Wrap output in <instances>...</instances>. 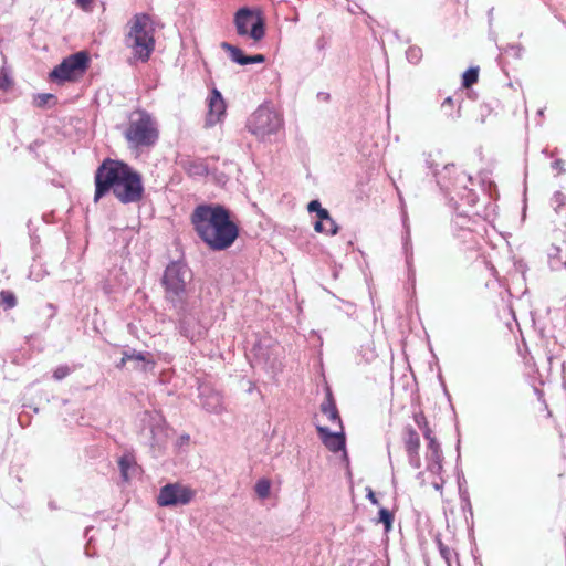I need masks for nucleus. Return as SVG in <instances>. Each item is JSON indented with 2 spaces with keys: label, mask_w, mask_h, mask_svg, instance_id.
<instances>
[{
  "label": "nucleus",
  "mask_w": 566,
  "mask_h": 566,
  "mask_svg": "<svg viewBox=\"0 0 566 566\" xmlns=\"http://www.w3.org/2000/svg\"><path fill=\"white\" fill-rule=\"evenodd\" d=\"M111 190L122 203L139 202L144 195L140 174L123 161L104 160L95 172L94 201Z\"/></svg>",
  "instance_id": "f257e3e1"
},
{
  "label": "nucleus",
  "mask_w": 566,
  "mask_h": 566,
  "mask_svg": "<svg viewBox=\"0 0 566 566\" xmlns=\"http://www.w3.org/2000/svg\"><path fill=\"white\" fill-rule=\"evenodd\" d=\"M198 237L212 250H226L239 235L237 224L221 205H199L191 214Z\"/></svg>",
  "instance_id": "f03ea898"
},
{
  "label": "nucleus",
  "mask_w": 566,
  "mask_h": 566,
  "mask_svg": "<svg viewBox=\"0 0 566 566\" xmlns=\"http://www.w3.org/2000/svg\"><path fill=\"white\" fill-rule=\"evenodd\" d=\"M124 43L132 50L135 60L147 62L150 59L155 50V36L148 14L137 13L128 21Z\"/></svg>",
  "instance_id": "7ed1b4c3"
},
{
  "label": "nucleus",
  "mask_w": 566,
  "mask_h": 566,
  "mask_svg": "<svg viewBox=\"0 0 566 566\" xmlns=\"http://www.w3.org/2000/svg\"><path fill=\"white\" fill-rule=\"evenodd\" d=\"M437 184L450 198V201H462L469 207L476 202V193L469 186L473 184L472 177L460 170L455 165L448 164L442 170L436 172Z\"/></svg>",
  "instance_id": "20e7f679"
},
{
  "label": "nucleus",
  "mask_w": 566,
  "mask_h": 566,
  "mask_svg": "<svg viewBox=\"0 0 566 566\" xmlns=\"http://www.w3.org/2000/svg\"><path fill=\"white\" fill-rule=\"evenodd\" d=\"M191 280L190 269L181 262H171L164 272L165 298L177 312L185 311L188 305V284Z\"/></svg>",
  "instance_id": "39448f33"
},
{
  "label": "nucleus",
  "mask_w": 566,
  "mask_h": 566,
  "mask_svg": "<svg viewBox=\"0 0 566 566\" xmlns=\"http://www.w3.org/2000/svg\"><path fill=\"white\" fill-rule=\"evenodd\" d=\"M124 137L132 149L150 148L159 137L157 122L146 111H134L128 117Z\"/></svg>",
  "instance_id": "423d86ee"
},
{
  "label": "nucleus",
  "mask_w": 566,
  "mask_h": 566,
  "mask_svg": "<svg viewBox=\"0 0 566 566\" xmlns=\"http://www.w3.org/2000/svg\"><path fill=\"white\" fill-rule=\"evenodd\" d=\"M90 65V56L85 51L73 53L50 72V80L55 83L75 81L82 76Z\"/></svg>",
  "instance_id": "0eeeda50"
},
{
  "label": "nucleus",
  "mask_w": 566,
  "mask_h": 566,
  "mask_svg": "<svg viewBox=\"0 0 566 566\" xmlns=\"http://www.w3.org/2000/svg\"><path fill=\"white\" fill-rule=\"evenodd\" d=\"M248 129L260 138L275 134L282 126V118L273 108L261 105L248 119Z\"/></svg>",
  "instance_id": "6e6552de"
},
{
  "label": "nucleus",
  "mask_w": 566,
  "mask_h": 566,
  "mask_svg": "<svg viewBox=\"0 0 566 566\" xmlns=\"http://www.w3.org/2000/svg\"><path fill=\"white\" fill-rule=\"evenodd\" d=\"M413 418L428 442L426 450V469L431 474H440L443 471V453L440 443L436 439L432 430L428 427L427 419L422 412L416 413Z\"/></svg>",
  "instance_id": "1a4fd4ad"
},
{
  "label": "nucleus",
  "mask_w": 566,
  "mask_h": 566,
  "mask_svg": "<svg viewBox=\"0 0 566 566\" xmlns=\"http://www.w3.org/2000/svg\"><path fill=\"white\" fill-rule=\"evenodd\" d=\"M234 25L240 36H249L259 42L265 35V22L260 12L241 8L234 14Z\"/></svg>",
  "instance_id": "9d476101"
},
{
  "label": "nucleus",
  "mask_w": 566,
  "mask_h": 566,
  "mask_svg": "<svg viewBox=\"0 0 566 566\" xmlns=\"http://www.w3.org/2000/svg\"><path fill=\"white\" fill-rule=\"evenodd\" d=\"M195 495V492L179 483H168L164 485L157 496L159 506H177L188 504Z\"/></svg>",
  "instance_id": "9b49d317"
},
{
  "label": "nucleus",
  "mask_w": 566,
  "mask_h": 566,
  "mask_svg": "<svg viewBox=\"0 0 566 566\" xmlns=\"http://www.w3.org/2000/svg\"><path fill=\"white\" fill-rule=\"evenodd\" d=\"M177 313L179 315V329L185 337L193 343L205 335L206 327L199 322L196 314L188 311V305H186L185 311Z\"/></svg>",
  "instance_id": "f8f14e48"
},
{
  "label": "nucleus",
  "mask_w": 566,
  "mask_h": 566,
  "mask_svg": "<svg viewBox=\"0 0 566 566\" xmlns=\"http://www.w3.org/2000/svg\"><path fill=\"white\" fill-rule=\"evenodd\" d=\"M199 399L207 412L220 415L226 411L222 395L209 385L199 386Z\"/></svg>",
  "instance_id": "ddd939ff"
},
{
  "label": "nucleus",
  "mask_w": 566,
  "mask_h": 566,
  "mask_svg": "<svg viewBox=\"0 0 566 566\" xmlns=\"http://www.w3.org/2000/svg\"><path fill=\"white\" fill-rule=\"evenodd\" d=\"M402 441L407 453L408 462L413 469H420L421 458L419 454L420 450V437L418 432L410 426L403 429Z\"/></svg>",
  "instance_id": "4468645a"
},
{
  "label": "nucleus",
  "mask_w": 566,
  "mask_h": 566,
  "mask_svg": "<svg viewBox=\"0 0 566 566\" xmlns=\"http://www.w3.org/2000/svg\"><path fill=\"white\" fill-rule=\"evenodd\" d=\"M208 103V114L206 117V126L212 127L216 124L222 122L226 116V102L221 95V93L213 88L207 99Z\"/></svg>",
  "instance_id": "2eb2a0df"
},
{
  "label": "nucleus",
  "mask_w": 566,
  "mask_h": 566,
  "mask_svg": "<svg viewBox=\"0 0 566 566\" xmlns=\"http://www.w3.org/2000/svg\"><path fill=\"white\" fill-rule=\"evenodd\" d=\"M475 223L467 212H458L452 219V224L455 230V235L464 243L473 240V224Z\"/></svg>",
  "instance_id": "dca6fc26"
},
{
  "label": "nucleus",
  "mask_w": 566,
  "mask_h": 566,
  "mask_svg": "<svg viewBox=\"0 0 566 566\" xmlns=\"http://www.w3.org/2000/svg\"><path fill=\"white\" fill-rule=\"evenodd\" d=\"M316 430L324 446L332 452L345 449V434L343 429L339 432H332L328 428L316 426Z\"/></svg>",
  "instance_id": "f3484780"
},
{
  "label": "nucleus",
  "mask_w": 566,
  "mask_h": 566,
  "mask_svg": "<svg viewBox=\"0 0 566 566\" xmlns=\"http://www.w3.org/2000/svg\"><path fill=\"white\" fill-rule=\"evenodd\" d=\"M151 355L149 353H140L135 349L126 350L123 353V358L120 363L117 365L118 368H122L128 361L143 363L142 370L147 371L154 368L155 363L149 359Z\"/></svg>",
  "instance_id": "a211bd4d"
},
{
  "label": "nucleus",
  "mask_w": 566,
  "mask_h": 566,
  "mask_svg": "<svg viewBox=\"0 0 566 566\" xmlns=\"http://www.w3.org/2000/svg\"><path fill=\"white\" fill-rule=\"evenodd\" d=\"M321 411L324 413L327 419L332 422H337L339 429H343L342 420L336 408L335 400L333 398L332 391L329 388L326 389L325 400L321 405Z\"/></svg>",
  "instance_id": "6ab92c4d"
},
{
  "label": "nucleus",
  "mask_w": 566,
  "mask_h": 566,
  "mask_svg": "<svg viewBox=\"0 0 566 566\" xmlns=\"http://www.w3.org/2000/svg\"><path fill=\"white\" fill-rule=\"evenodd\" d=\"M395 188H396V190L398 192V197H399V201H400V206H401L403 227L406 229V234L403 237V249H405V252H406L407 264L410 268L411 259H412V245H411V241H410L409 226L407 224L406 203H405L403 197H402L399 188L396 185H395Z\"/></svg>",
  "instance_id": "aec40b11"
},
{
  "label": "nucleus",
  "mask_w": 566,
  "mask_h": 566,
  "mask_svg": "<svg viewBox=\"0 0 566 566\" xmlns=\"http://www.w3.org/2000/svg\"><path fill=\"white\" fill-rule=\"evenodd\" d=\"M317 221L314 223V229L316 232H323V222H326L328 224V232L329 235H335L338 232V226L334 221V219L331 217L329 212L325 208H321L317 212Z\"/></svg>",
  "instance_id": "412c9836"
},
{
  "label": "nucleus",
  "mask_w": 566,
  "mask_h": 566,
  "mask_svg": "<svg viewBox=\"0 0 566 566\" xmlns=\"http://www.w3.org/2000/svg\"><path fill=\"white\" fill-rule=\"evenodd\" d=\"M122 480L128 482L132 475L137 471V464L132 454H124L118 460Z\"/></svg>",
  "instance_id": "4be33fe9"
},
{
  "label": "nucleus",
  "mask_w": 566,
  "mask_h": 566,
  "mask_svg": "<svg viewBox=\"0 0 566 566\" xmlns=\"http://www.w3.org/2000/svg\"><path fill=\"white\" fill-rule=\"evenodd\" d=\"M548 255V264L552 270L558 271L563 268H566V253L563 254L560 248L552 245L547 252Z\"/></svg>",
  "instance_id": "5701e85b"
},
{
  "label": "nucleus",
  "mask_w": 566,
  "mask_h": 566,
  "mask_svg": "<svg viewBox=\"0 0 566 566\" xmlns=\"http://www.w3.org/2000/svg\"><path fill=\"white\" fill-rule=\"evenodd\" d=\"M221 48L229 53V56L231 61L240 64V65H247L248 64V55L243 53L241 49L238 46H234L228 42H222Z\"/></svg>",
  "instance_id": "b1692460"
},
{
  "label": "nucleus",
  "mask_w": 566,
  "mask_h": 566,
  "mask_svg": "<svg viewBox=\"0 0 566 566\" xmlns=\"http://www.w3.org/2000/svg\"><path fill=\"white\" fill-rule=\"evenodd\" d=\"M454 108V101L451 96H448L441 104V109L442 112L444 113V115L452 119V120H455L460 117V105L458 106L457 111L453 109Z\"/></svg>",
  "instance_id": "393cba45"
},
{
  "label": "nucleus",
  "mask_w": 566,
  "mask_h": 566,
  "mask_svg": "<svg viewBox=\"0 0 566 566\" xmlns=\"http://www.w3.org/2000/svg\"><path fill=\"white\" fill-rule=\"evenodd\" d=\"M254 491L259 497L266 499L270 495L271 482L268 479H260L254 486Z\"/></svg>",
  "instance_id": "a878e982"
},
{
  "label": "nucleus",
  "mask_w": 566,
  "mask_h": 566,
  "mask_svg": "<svg viewBox=\"0 0 566 566\" xmlns=\"http://www.w3.org/2000/svg\"><path fill=\"white\" fill-rule=\"evenodd\" d=\"M478 81V69L470 67L462 75V84L464 87H470Z\"/></svg>",
  "instance_id": "bb28decb"
},
{
  "label": "nucleus",
  "mask_w": 566,
  "mask_h": 566,
  "mask_svg": "<svg viewBox=\"0 0 566 566\" xmlns=\"http://www.w3.org/2000/svg\"><path fill=\"white\" fill-rule=\"evenodd\" d=\"M552 206L557 213L566 209V196L559 191L555 192L552 197Z\"/></svg>",
  "instance_id": "cd10ccee"
},
{
  "label": "nucleus",
  "mask_w": 566,
  "mask_h": 566,
  "mask_svg": "<svg viewBox=\"0 0 566 566\" xmlns=\"http://www.w3.org/2000/svg\"><path fill=\"white\" fill-rule=\"evenodd\" d=\"M407 60L412 64H418L422 59V50L419 46H410L406 51Z\"/></svg>",
  "instance_id": "c85d7f7f"
},
{
  "label": "nucleus",
  "mask_w": 566,
  "mask_h": 566,
  "mask_svg": "<svg viewBox=\"0 0 566 566\" xmlns=\"http://www.w3.org/2000/svg\"><path fill=\"white\" fill-rule=\"evenodd\" d=\"M0 300L6 305L7 308H12L17 305V298L14 294L9 291H1Z\"/></svg>",
  "instance_id": "c756f323"
},
{
  "label": "nucleus",
  "mask_w": 566,
  "mask_h": 566,
  "mask_svg": "<svg viewBox=\"0 0 566 566\" xmlns=\"http://www.w3.org/2000/svg\"><path fill=\"white\" fill-rule=\"evenodd\" d=\"M394 516L387 509H380L379 510V522L385 525L386 531H389L391 528Z\"/></svg>",
  "instance_id": "7c9ffc66"
},
{
  "label": "nucleus",
  "mask_w": 566,
  "mask_h": 566,
  "mask_svg": "<svg viewBox=\"0 0 566 566\" xmlns=\"http://www.w3.org/2000/svg\"><path fill=\"white\" fill-rule=\"evenodd\" d=\"M54 95L52 94H48V93H44V94H38L35 97H34V104L38 106V107H43L45 105L49 104L50 101L54 99Z\"/></svg>",
  "instance_id": "2f4dec72"
},
{
  "label": "nucleus",
  "mask_w": 566,
  "mask_h": 566,
  "mask_svg": "<svg viewBox=\"0 0 566 566\" xmlns=\"http://www.w3.org/2000/svg\"><path fill=\"white\" fill-rule=\"evenodd\" d=\"M71 373V369L69 366L66 365H62V366H59L54 369L53 371V377L55 380H62L64 379L66 376H69Z\"/></svg>",
  "instance_id": "473e14b6"
},
{
  "label": "nucleus",
  "mask_w": 566,
  "mask_h": 566,
  "mask_svg": "<svg viewBox=\"0 0 566 566\" xmlns=\"http://www.w3.org/2000/svg\"><path fill=\"white\" fill-rule=\"evenodd\" d=\"M439 549H440V554L441 556L443 557V559L450 564L453 555H454V552L453 549L449 548L448 546L443 545L441 542H439Z\"/></svg>",
  "instance_id": "72a5a7b5"
},
{
  "label": "nucleus",
  "mask_w": 566,
  "mask_h": 566,
  "mask_svg": "<svg viewBox=\"0 0 566 566\" xmlns=\"http://www.w3.org/2000/svg\"><path fill=\"white\" fill-rule=\"evenodd\" d=\"M10 86H11V78H10L9 74L4 70H1V72H0V90L7 91Z\"/></svg>",
  "instance_id": "f704fd0d"
},
{
  "label": "nucleus",
  "mask_w": 566,
  "mask_h": 566,
  "mask_svg": "<svg viewBox=\"0 0 566 566\" xmlns=\"http://www.w3.org/2000/svg\"><path fill=\"white\" fill-rule=\"evenodd\" d=\"M191 175L203 176L207 174V167L202 164H192L189 168Z\"/></svg>",
  "instance_id": "c9c22d12"
},
{
  "label": "nucleus",
  "mask_w": 566,
  "mask_h": 566,
  "mask_svg": "<svg viewBox=\"0 0 566 566\" xmlns=\"http://www.w3.org/2000/svg\"><path fill=\"white\" fill-rule=\"evenodd\" d=\"M328 46V40L324 35H321L315 41V48L317 51L323 52Z\"/></svg>",
  "instance_id": "e433bc0d"
},
{
  "label": "nucleus",
  "mask_w": 566,
  "mask_h": 566,
  "mask_svg": "<svg viewBox=\"0 0 566 566\" xmlns=\"http://www.w3.org/2000/svg\"><path fill=\"white\" fill-rule=\"evenodd\" d=\"M93 0H76V4L85 11L92 10Z\"/></svg>",
  "instance_id": "4c0bfd02"
},
{
  "label": "nucleus",
  "mask_w": 566,
  "mask_h": 566,
  "mask_svg": "<svg viewBox=\"0 0 566 566\" xmlns=\"http://www.w3.org/2000/svg\"><path fill=\"white\" fill-rule=\"evenodd\" d=\"M265 61V56L262 54H255V55H248V64L251 63H263Z\"/></svg>",
  "instance_id": "58836bf2"
},
{
  "label": "nucleus",
  "mask_w": 566,
  "mask_h": 566,
  "mask_svg": "<svg viewBox=\"0 0 566 566\" xmlns=\"http://www.w3.org/2000/svg\"><path fill=\"white\" fill-rule=\"evenodd\" d=\"M436 476L439 478V480H436L432 482V486L434 488V490L441 492L442 491V488H443V484H444V480L443 478L441 476V473L440 474H434Z\"/></svg>",
  "instance_id": "ea45409f"
},
{
  "label": "nucleus",
  "mask_w": 566,
  "mask_h": 566,
  "mask_svg": "<svg viewBox=\"0 0 566 566\" xmlns=\"http://www.w3.org/2000/svg\"><path fill=\"white\" fill-rule=\"evenodd\" d=\"M321 208H322V206L318 200H312L307 206V210L310 212H317Z\"/></svg>",
  "instance_id": "a19ab883"
},
{
  "label": "nucleus",
  "mask_w": 566,
  "mask_h": 566,
  "mask_svg": "<svg viewBox=\"0 0 566 566\" xmlns=\"http://www.w3.org/2000/svg\"><path fill=\"white\" fill-rule=\"evenodd\" d=\"M367 497L373 504H378V500L371 489L368 490Z\"/></svg>",
  "instance_id": "79ce46f5"
},
{
  "label": "nucleus",
  "mask_w": 566,
  "mask_h": 566,
  "mask_svg": "<svg viewBox=\"0 0 566 566\" xmlns=\"http://www.w3.org/2000/svg\"><path fill=\"white\" fill-rule=\"evenodd\" d=\"M553 168L562 170L563 169V161L560 159L555 160L553 163Z\"/></svg>",
  "instance_id": "37998d69"
},
{
  "label": "nucleus",
  "mask_w": 566,
  "mask_h": 566,
  "mask_svg": "<svg viewBox=\"0 0 566 566\" xmlns=\"http://www.w3.org/2000/svg\"><path fill=\"white\" fill-rule=\"evenodd\" d=\"M323 228H324V230H323V232H322V233H326V234H328V235H329V232H328V230H327V229H328V224H327L326 222H323Z\"/></svg>",
  "instance_id": "c03bdc74"
},
{
  "label": "nucleus",
  "mask_w": 566,
  "mask_h": 566,
  "mask_svg": "<svg viewBox=\"0 0 566 566\" xmlns=\"http://www.w3.org/2000/svg\"><path fill=\"white\" fill-rule=\"evenodd\" d=\"M488 15H489V21L491 22V20L493 18V8L489 10Z\"/></svg>",
  "instance_id": "a18cd8bd"
},
{
  "label": "nucleus",
  "mask_w": 566,
  "mask_h": 566,
  "mask_svg": "<svg viewBox=\"0 0 566 566\" xmlns=\"http://www.w3.org/2000/svg\"><path fill=\"white\" fill-rule=\"evenodd\" d=\"M318 96H323L324 99H328L329 95L326 93H319Z\"/></svg>",
  "instance_id": "49530a36"
},
{
  "label": "nucleus",
  "mask_w": 566,
  "mask_h": 566,
  "mask_svg": "<svg viewBox=\"0 0 566 566\" xmlns=\"http://www.w3.org/2000/svg\"><path fill=\"white\" fill-rule=\"evenodd\" d=\"M423 474H424L423 472H419V473L417 474V479L422 480V479H423Z\"/></svg>",
  "instance_id": "de8ad7c7"
},
{
  "label": "nucleus",
  "mask_w": 566,
  "mask_h": 566,
  "mask_svg": "<svg viewBox=\"0 0 566 566\" xmlns=\"http://www.w3.org/2000/svg\"><path fill=\"white\" fill-rule=\"evenodd\" d=\"M543 113H544V111H543V109H539V111H538V115H541V116H542V115H543Z\"/></svg>",
  "instance_id": "09e8293b"
}]
</instances>
